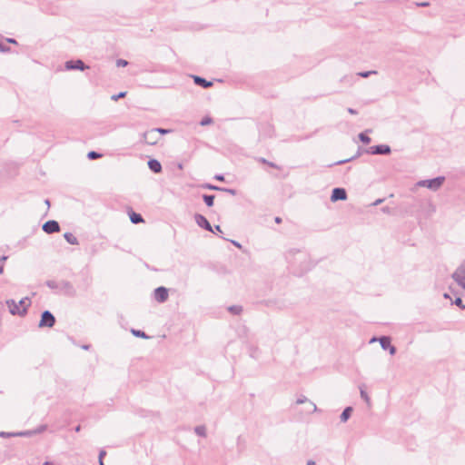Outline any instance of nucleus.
<instances>
[{
	"mask_svg": "<svg viewBox=\"0 0 465 465\" xmlns=\"http://www.w3.org/2000/svg\"><path fill=\"white\" fill-rule=\"evenodd\" d=\"M445 181L444 176H438L433 179L429 180H420L417 183V186L419 187H426L431 191H438L443 184Z\"/></svg>",
	"mask_w": 465,
	"mask_h": 465,
	"instance_id": "1",
	"label": "nucleus"
},
{
	"mask_svg": "<svg viewBox=\"0 0 465 465\" xmlns=\"http://www.w3.org/2000/svg\"><path fill=\"white\" fill-rule=\"evenodd\" d=\"M455 282L465 290V260L451 274Z\"/></svg>",
	"mask_w": 465,
	"mask_h": 465,
	"instance_id": "2",
	"label": "nucleus"
},
{
	"mask_svg": "<svg viewBox=\"0 0 465 465\" xmlns=\"http://www.w3.org/2000/svg\"><path fill=\"white\" fill-rule=\"evenodd\" d=\"M54 323H55V318L49 311H45L42 312L41 320L38 324V326L40 328H44V327L51 328L54 325Z\"/></svg>",
	"mask_w": 465,
	"mask_h": 465,
	"instance_id": "3",
	"label": "nucleus"
},
{
	"mask_svg": "<svg viewBox=\"0 0 465 465\" xmlns=\"http://www.w3.org/2000/svg\"><path fill=\"white\" fill-rule=\"evenodd\" d=\"M5 303L12 315L25 316L26 314V309H20L18 303L15 300L9 299Z\"/></svg>",
	"mask_w": 465,
	"mask_h": 465,
	"instance_id": "4",
	"label": "nucleus"
},
{
	"mask_svg": "<svg viewBox=\"0 0 465 465\" xmlns=\"http://www.w3.org/2000/svg\"><path fill=\"white\" fill-rule=\"evenodd\" d=\"M379 342L383 350H388L391 355L396 353V347L391 345V340L389 336H381L379 338Z\"/></svg>",
	"mask_w": 465,
	"mask_h": 465,
	"instance_id": "5",
	"label": "nucleus"
},
{
	"mask_svg": "<svg viewBox=\"0 0 465 465\" xmlns=\"http://www.w3.org/2000/svg\"><path fill=\"white\" fill-rule=\"evenodd\" d=\"M391 152V147L387 144H379L371 146L368 153L371 154H390Z\"/></svg>",
	"mask_w": 465,
	"mask_h": 465,
	"instance_id": "6",
	"label": "nucleus"
},
{
	"mask_svg": "<svg viewBox=\"0 0 465 465\" xmlns=\"http://www.w3.org/2000/svg\"><path fill=\"white\" fill-rule=\"evenodd\" d=\"M65 68L67 70H75L76 69V70L84 71V70L87 69L88 66L85 65L82 60L77 59V60L67 61L65 63Z\"/></svg>",
	"mask_w": 465,
	"mask_h": 465,
	"instance_id": "7",
	"label": "nucleus"
},
{
	"mask_svg": "<svg viewBox=\"0 0 465 465\" xmlns=\"http://www.w3.org/2000/svg\"><path fill=\"white\" fill-rule=\"evenodd\" d=\"M160 136L153 129H151L143 134V141L149 145H154L158 143Z\"/></svg>",
	"mask_w": 465,
	"mask_h": 465,
	"instance_id": "8",
	"label": "nucleus"
},
{
	"mask_svg": "<svg viewBox=\"0 0 465 465\" xmlns=\"http://www.w3.org/2000/svg\"><path fill=\"white\" fill-rule=\"evenodd\" d=\"M194 220H195V223H197V225L201 228H203L205 229L206 231H209V232H214L212 225L210 224V223L208 222V220L202 214L200 213H196L194 215Z\"/></svg>",
	"mask_w": 465,
	"mask_h": 465,
	"instance_id": "9",
	"label": "nucleus"
},
{
	"mask_svg": "<svg viewBox=\"0 0 465 465\" xmlns=\"http://www.w3.org/2000/svg\"><path fill=\"white\" fill-rule=\"evenodd\" d=\"M347 199V193L345 189L343 188H334L331 192V202H337V201H345Z\"/></svg>",
	"mask_w": 465,
	"mask_h": 465,
	"instance_id": "10",
	"label": "nucleus"
},
{
	"mask_svg": "<svg viewBox=\"0 0 465 465\" xmlns=\"http://www.w3.org/2000/svg\"><path fill=\"white\" fill-rule=\"evenodd\" d=\"M154 299L158 302H164L168 299V290L163 286H160L154 290Z\"/></svg>",
	"mask_w": 465,
	"mask_h": 465,
	"instance_id": "11",
	"label": "nucleus"
},
{
	"mask_svg": "<svg viewBox=\"0 0 465 465\" xmlns=\"http://www.w3.org/2000/svg\"><path fill=\"white\" fill-rule=\"evenodd\" d=\"M43 231L46 233L57 232L60 231V225L56 221L50 220L44 223Z\"/></svg>",
	"mask_w": 465,
	"mask_h": 465,
	"instance_id": "12",
	"label": "nucleus"
},
{
	"mask_svg": "<svg viewBox=\"0 0 465 465\" xmlns=\"http://www.w3.org/2000/svg\"><path fill=\"white\" fill-rule=\"evenodd\" d=\"M32 432L30 430L26 431H20V432H0V437L2 438H9V437H25V436H31Z\"/></svg>",
	"mask_w": 465,
	"mask_h": 465,
	"instance_id": "13",
	"label": "nucleus"
},
{
	"mask_svg": "<svg viewBox=\"0 0 465 465\" xmlns=\"http://www.w3.org/2000/svg\"><path fill=\"white\" fill-rule=\"evenodd\" d=\"M149 169L154 173H159L162 172V164L156 159H150L147 163Z\"/></svg>",
	"mask_w": 465,
	"mask_h": 465,
	"instance_id": "14",
	"label": "nucleus"
},
{
	"mask_svg": "<svg viewBox=\"0 0 465 465\" xmlns=\"http://www.w3.org/2000/svg\"><path fill=\"white\" fill-rule=\"evenodd\" d=\"M193 77L194 84L199 86H202L203 88H209V87L213 86L212 82L207 81L206 79H204L201 76L193 75Z\"/></svg>",
	"mask_w": 465,
	"mask_h": 465,
	"instance_id": "15",
	"label": "nucleus"
},
{
	"mask_svg": "<svg viewBox=\"0 0 465 465\" xmlns=\"http://www.w3.org/2000/svg\"><path fill=\"white\" fill-rule=\"evenodd\" d=\"M59 287L70 294L74 293V292L73 285L71 284V282H69L67 281L61 282Z\"/></svg>",
	"mask_w": 465,
	"mask_h": 465,
	"instance_id": "16",
	"label": "nucleus"
},
{
	"mask_svg": "<svg viewBox=\"0 0 465 465\" xmlns=\"http://www.w3.org/2000/svg\"><path fill=\"white\" fill-rule=\"evenodd\" d=\"M64 237L65 241L72 245H77L79 243L77 238L72 232H65Z\"/></svg>",
	"mask_w": 465,
	"mask_h": 465,
	"instance_id": "17",
	"label": "nucleus"
},
{
	"mask_svg": "<svg viewBox=\"0 0 465 465\" xmlns=\"http://www.w3.org/2000/svg\"><path fill=\"white\" fill-rule=\"evenodd\" d=\"M304 402H309L311 407H312V411L314 412L317 411V406L312 402V401H310L305 396L302 395L301 397H299L296 401V403L297 404H302Z\"/></svg>",
	"mask_w": 465,
	"mask_h": 465,
	"instance_id": "18",
	"label": "nucleus"
},
{
	"mask_svg": "<svg viewBox=\"0 0 465 465\" xmlns=\"http://www.w3.org/2000/svg\"><path fill=\"white\" fill-rule=\"evenodd\" d=\"M352 407H346L341 414V421L345 422L351 417L352 412Z\"/></svg>",
	"mask_w": 465,
	"mask_h": 465,
	"instance_id": "19",
	"label": "nucleus"
},
{
	"mask_svg": "<svg viewBox=\"0 0 465 465\" xmlns=\"http://www.w3.org/2000/svg\"><path fill=\"white\" fill-rule=\"evenodd\" d=\"M130 220L134 224H137L143 222L142 215L134 212L130 214Z\"/></svg>",
	"mask_w": 465,
	"mask_h": 465,
	"instance_id": "20",
	"label": "nucleus"
},
{
	"mask_svg": "<svg viewBox=\"0 0 465 465\" xmlns=\"http://www.w3.org/2000/svg\"><path fill=\"white\" fill-rule=\"evenodd\" d=\"M203 199L205 204L208 207H212L213 205L214 195H213V194H203Z\"/></svg>",
	"mask_w": 465,
	"mask_h": 465,
	"instance_id": "21",
	"label": "nucleus"
},
{
	"mask_svg": "<svg viewBox=\"0 0 465 465\" xmlns=\"http://www.w3.org/2000/svg\"><path fill=\"white\" fill-rule=\"evenodd\" d=\"M18 305H19V308L22 307V309H26L27 310L29 308V306L31 305L30 298L25 297V298L21 299L18 302Z\"/></svg>",
	"mask_w": 465,
	"mask_h": 465,
	"instance_id": "22",
	"label": "nucleus"
},
{
	"mask_svg": "<svg viewBox=\"0 0 465 465\" xmlns=\"http://www.w3.org/2000/svg\"><path fill=\"white\" fill-rule=\"evenodd\" d=\"M360 394L361 399L369 405L371 406V398L369 397L368 393L364 390L363 386L360 387Z\"/></svg>",
	"mask_w": 465,
	"mask_h": 465,
	"instance_id": "23",
	"label": "nucleus"
},
{
	"mask_svg": "<svg viewBox=\"0 0 465 465\" xmlns=\"http://www.w3.org/2000/svg\"><path fill=\"white\" fill-rule=\"evenodd\" d=\"M194 432L201 437H206V427L204 425H199L194 428Z\"/></svg>",
	"mask_w": 465,
	"mask_h": 465,
	"instance_id": "24",
	"label": "nucleus"
},
{
	"mask_svg": "<svg viewBox=\"0 0 465 465\" xmlns=\"http://www.w3.org/2000/svg\"><path fill=\"white\" fill-rule=\"evenodd\" d=\"M131 332L135 337L143 338V339H149V336L143 331L132 329Z\"/></svg>",
	"mask_w": 465,
	"mask_h": 465,
	"instance_id": "25",
	"label": "nucleus"
},
{
	"mask_svg": "<svg viewBox=\"0 0 465 465\" xmlns=\"http://www.w3.org/2000/svg\"><path fill=\"white\" fill-rule=\"evenodd\" d=\"M229 312L233 314H240L242 311V306L239 305H232L228 308Z\"/></svg>",
	"mask_w": 465,
	"mask_h": 465,
	"instance_id": "26",
	"label": "nucleus"
},
{
	"mask_svg": "<svg viewBox=\"0 0 465 465\" xmlns=\"http://www.w3.org/2000/svg\"><path fill=\"white\" fill-rule=\"evenodd\" d=\"M371 74H377V71H365V72H360L357 74L358 76L367 78Z\"/></svg>",
	"mask_w": 465,
	"mask_h": 465,
	"instance_id": "27",
	"label": "nucleus"
},
{
	"mask_svg": "<svg viewBox=\"0 0 465 465\" xmlns=\"http://www.w3.org/2000/svg\"><path fill=\"white\" fill-rule=\"evenodd\" d=\"M102 156L101 153L95 152V151H91L88 153L87 154V157L90 159V160H94V159H98Z\"/></svg>",
	"mask_w": 465,
	"mask_h": 465,
	"instance_id": "28",
	"label": "nucleus"
},
{
	"mask_svg": "<svg viewBox=\"0 0 465 465\" xmlns=\"http://www.w3.org/2000/svg\"><path fill=\"white\" fill-rule=\"evenodd\" d=\"M359 138H360V140H361L363 143H371V138H370L367 134H363V133H361V134H359Z\"/></svg>",
	"mask_w": 465,
	"mask_h": 465,
	"instance_id": "29",
	"label": "nucleus"
},
{
	"mask_svg": "<svg viewBox=\"0 0 465 465\" xmlns=\"http://www.w3.org/2000/svg\"><path fill=\"white\" fill-rule=\"evenodd\" d=\"M153 131H155V133L158 134L159 136L161 134H169L172 132L170 129H163V128H153Z\"/></svg>",
	"mask_w": 465,
	"mask_h": 465,
	"instance_id": "30",
	"label": "nucleus"
},
{
	"mask_svg": "<svg viewBox=\"0 0 465 465\" xmlns=\"http://www.w3.org/2000/svg\"><path fill=\"white\" fill-rule=\"evenodd\" d=\"M45 284L51 289H57L60 286V283L55 281H47Z\"/></svg>",
	"mask_w": 465,
	"mask_h": 465,
	"instance_id": "31",
	"label": "nucleus"
},
{
	"mask_svg": "<svg viewBox=\"0 0 465 465\" xmlns=\"http://www.w3.org/2000/svg\"><path fill=\"white\" fill-rule=\"evenodd\" d=\"M126 95V92H121L118 94H114L111 98L114 101H117L119 98H124Z\"/></svg>",
	"mask_w": 465,
	"mask_h": 465,
	"instance_id": "32",
	"label": "nucleus"
},
{
	"mask_svg": "<svg viewBox=\"0 0 465 465\" xmlns=\"http://www.w3.org/2000/svg\"><path fill=\"white\" fill-rule=\"evenodd\" d=\"M454 304H456L457 306H459L461 309H465V305L463 304L462 300L460 297L455 299Z\"/></svg>",
	"mask_w": 465,
	"mask_h": 465,
	"instance_id": "33",
	"label": "nucleus"
},
{
	"mask_svg": "<svg viewBox=\"0 0 465 465\" xmlns=\"http://www.w3.org/2000/svg\"><path fill=\"white\" fill-rule=\"evenodd\" d=\"M213 120L212 118L210 117H205L203 118L202 121H201V125L204 126V125H208L210 124H212Z\"/></svg>",
	"mask_w": 465,
	"mask_h": 465,
	"instance_id": "34",
	"label": "nucleus"
},
{
	"mask_svg": "<svg viewBox=\"0 0 465 465\" xmlns=\"http://www.w3.org/2000/svg\"><path fill=\"white\" fill-rule=\"evenodd\" d=\"M127 64H128V62H127L126 60H124V59H118V60L116 61V65H117V66H119V67H120V66H123V67H124V66H126Z\"/></svg>",
	"mask_w": 465,
	"mask_h": 465,
	"instance_id": "35",
	"label": "nucleus"
},
{
	"mask_svg": "<svg viewBox=\"0 0 465 465\" xmlns=\"http://www.w3.org/2000/svg\"><path fill=\"white\" fill-rule=\"evenodd\" d=\"M203 187L206 188V189L214 190V191L221 190L220 187H218L216 185L210 184V183H207V184L203 185Z\"/></svg>",
	"mask_w": 465,
	"mask_h": 465,
	"instance_id": "36",
	"label": "nucleus"
},
{
	"mask_svg": "<svg viewBox=\"0 0 465 465\" xmlns=\"http://www.w3.org/2000/svg\"><path fill=\"white\" fill-rule=\"evenodd\" d=\"M45 429H46V425H42V426H40L38 429H36L35 430L31 431V432H32V435H33V434H35V433H41V432H43L44 430H45Z\"/></svg>",
	"mask_w": 465,
	"mask_h": 465,
	"instance_id": "37",
	"label": "nucleus"
},
{
	"mask_svg": "<svg viewBox=\"0 0 465 465\" xmlns=\"http://www.w3.org/2000/svg\"><path fill=\"white\" fill-rule=\"evenodd\" d=\"M105 455H106V451L104 450H101L99 451V457H98L99 461L103 460Z\"/></svg>",
	"mask_w": 465,
	"mask_h": 465,
	"instance_id": "38",
	"label": "nucleus"
},
{
	"mask_svg": "<svg viewBox=\"0 0 465 465\" xmlns=\"http://www.w3.org/2000/svg\"><path fill=\"white\" fill-rule=\"evenodd\" d=\"M221 191L228 192V193H231V194H232V195H235V193H236V191H235V190H233V189H225V188H221Z\"/></svg>",
	"mask_w": 465,
	"mask_h": 465,
	"instance_id": "39",
	"label": "nucleus"
},
{
	"mask_svg": "<svg viewBox=\"0 0 465 465\" xmlns=\"http://www.w3.org/2000/svg\"><path fill=\"white\" fill-rule=\"evenodd\" d=\"M382 202H383V199H377V200L372 203V205L377 206V205L381 204Z\"/></svg>",
	"mask_w": 465,
	"mask_h": 465,
	"instance_id": "40",
	"label": "nucleus"
},
{
	"mask_svg": "<svg viewBox=\"0 0 465 465\" xmlns=\"http://www.w3.org/2000/svg\"><path fill=\"white\" fill-rule=\"evenodd\" d=\"M7 256L3 255L0 257V263L4 265V262L7 260Z\"/></svg>",
	"mask_w": 465,
	"mask_h": 465,
	"instance_id": "41",
	"label": "nucleus"
},
{
	"mask_svg": "<svg viewBox=\"0 0 465 465\" xmlns=\"http://www.w3.org/2000/svg\"><path fill=\"white\" fill-rule=\"evenodd\" d=\"M262 162L264 163H268L270 166H272L273 168L276 167V165L273 163H269L265 159H262Z\"/></svg>",
	"mask_w": 465,
	"mask_h": 465,
	"instance_id": "42",
	"label": "nucleus"
},
{
	"mask_svg": "<svg viewBox=\"0 0 465 465\" xmlns=\"http://www.w3.org/2000/svg\"><path fill=\"white\" fill-rule=\"evenodd\" d=\"M214 179H216L218 181H223L224 177L222 174H217V175H215Z\"/></svg>",
	"mask_w": 465,
	"mask_h": 465,
	"instance_id": "43",
	"label": "nucleus"
},
{
	"mask_svg": "<svg viewBox=\"0 0 465 465\" xmlns=\"http://www.w3.org/2000/svg\"><path fill=\"white\" fill-rule=\"evenodd\" d=\"M348 113H350L351 114H357V111L352 108H348Z\"/></svg>",
	"mask_w": 465,
	"mask_h": 465,
	"instance_id": "44",
	"label": "nucleus"
},
{
	"mask_svg": "<svg viewBox=\"0 0 465 465\" xmlns=\"http://www.w3.org/2000/svg\"><path fill=\"white\" fill-rule=\"evenodd\" d=\"M430 4L428 2H423V3H418L417 5L419 6H428Z\"/></svg>",
	"mask_w": 465,
	"mask_h": 465,
	"instance_id": "45",
	"label": "nucleus"
},
{
	"mask_svg": "<svg viewBox=\"0 0 465 465\" xmlns=\"http://www.w3.org/2000/svg\"><path fill=\"white\" fill-rule=\"evenodd\" d=\"M8 48L4 46L2 43H0V51L1 52H5V50H7Z\"/></svg>",
	"mask_w": 465,
	"mask_h": 465,
	"instance_id": "46",
	"label": "nucleus"
},
{
	"mask_svg": "<svg viewBox=\"0 0 465 465\" xmlns=\"http://www.w3.org/2000/svg\"><path fill=\"white\" fill-rule=\"evenodd\" d=\"M231 242H232V243L234 246H236V247H238V248H241V247H242V246H241V244H240L238 242H236V241H231Z\"/></svg>",
	"mask_w": 465,
	"mask_h": 465,
	"instance_id": "47",
	"label": "nucleus"
},
{
	"mask_svg": "<svg viewBox=\"0 0 465 465\" xmlns=\"http://www.w3.org/2000/svg\"><path fill=\"white\" fill-rule=\"evenodd\" d=\"M7 42L8 43H12V44H16V41L15 39H13V38H8Z\"/></svg>",
	"mask_w": 465,
	"mask_h": 465,
	"instance_id": "48",
	"label": "nucleus"
},
{
	"mask_svg": "<svg viewBox=\"0 0 465 465\" xmlns=\"http://www.w3.org/2000/svg\"><path fill=\"white\" fill-rule=\"evenodd\" d=\"M349 161H351V159L339 161L337 163H338V164H341V163H347V162H349Z\"/></svg>",
	"mask_w": 465,
	"mask_h": 465,
	"instance_id": "49",
	"label": "nucleus"
},
{
	"mask_svg": "<svg viewBox=\"0 0 465 465\" xmlns=\"http://www.w3.org/2000/svg\"><path fill=\"white\" fill-rule=\"evenodd\" d=\"M314 464H315V461H314V460H309L307 461V465H314Z\"/></svg>",
	"mask_w": 465,
	"mask_h": 465,
	"instance_id": "50",
	"label": "nucleus"
},
{
	"mask_svg": "<svg viewBox=\"0 0 465 465\" xmlns=\"http://www.w3.org/2000/svg\"><path fill=\"white\" fill-rule=\"evenodd\" d=\"M382 212L383 213H389L390 212V208L389 207H383L382 208Z\"/></svg>",
	"mask_w": 465,
	"mask_h": 465,
	"instance_id": "51",
	"label": "nucleus"
},
{
	"mask_svg": "<svg viewBox=\"0 0 465 465\" xmlns=\"http://www.w3.org/2000/svg\"><path fill=\"white\" fill-rule=\"evenodd\" d=\"M214 230L217 232H222L220 225H215Z\"/></svg>",
	"mask_w": 465,
	"mask_h": 465,
	"instance_id": "52",
	"label": "nucleus"
},
{
	"mask_svg": "<svg viewBox=\"0 0 465 465\" xmlns=\"http://www.w3.org/2000/svg\"><path fill=\"white\" fill-rule=\"evenodd\" d=\"M376 341H379V338H376V337H373L370 342L372 343V342H375Z\"/></svg>",
	"mask_w": 465,
	"mask_h": 465,
	"instance_id": "53",
	"label": "nucleus"
},
{
	"mask_svg": "<svg viewBox=\"0 0 465 465\" xmlns=\"http://www.w3.org/2000/svg\"><path fill=\"white\" fill-rule=\"evenodd\" d=\"M282 222V219L280 217L275 218V223H280Z\"/></svg>",
	"mask_w": 465,
	"mask_h": 465,
	"instance_id": "54",
	"label": "nucleus"
},
{
	"mask_svg": "<svg viewBox=\"0 0 465 465\" xmlns=\"http://www.w3.org/2000/svg\"><path fill=\"white\" fill-rule=\"evenodd\" d=\"M80 430H81V426H80V425L76 426V427H75V429H74V430H75L76 432H79V431H80Z\"/></svg>",
	"mask_w": 465,
	"mask_h": 465,
	"instance_id": "55",
	"label": "nucleus"
},
{
	"mask_svg": "<svg viewBox=\"0 0 465 465\" xmlns=\"http://www.w3.org/2000/svg\"><path fill=\"white\" fill-rule=\"evenodd\" d=\"M4 272V265L0 263V274Z\"/></svg>",
	"mask_w": 465,
	"mask_h": 465,
	"instance_id": "56",
	"label": "nucleus"
},
{
	"mask_svg": "<svg viewBox=\"0 0 465 465\" xmlns=\"http://www.w3.org/2000/svg\"><path fill=\"white\" fill-rule=\"evenodd\" d=\"M84 350H88L90 348V345H83L82 347Z\"/></svg>",
	"mask_w": 465,
	"mask_h": 465,
	"instance_id": "57",
	"label": "nucleus"
},
{
	"mask_svg": "<svg viewBox=\"0 0 465 465\" xmlns=\"http://www.w3.org/2000/svg\"><path fill=\"white\" fill-rule=\"evenodd\" d=\"M43 465H54V464L52 462L45 461Z\"/></svg>",
	"mask_w": 465,
	"mask_h": 465,
	"instance_id": "58",
	"label": "nucleus"
},
{
	"mask_svg": "<svg viewBox=\"0 0 465 465\" xmlns=\"http://www.w3.org/2000/svg\"><path fill=\"white\" fill-rule=\"evenodd\" d=\"M444 298H450V295L448 293H444Z\"/></svg>",
	"mask_w": 465,
	"mask_h": 465,
	"instance_id": "59",
	"label": "nucleus"
},
{
	"mask_svg": "<svg viewBox=\"0 0 465 465\" xmlns=\"http://www.w3.org/2000/svg\"><path fill=\"white\" fill-rule=\"evenodd\" d=\"M45 204H47V205L50 204L49 200H45Z\"/></svg>",
	"mask_w": 465,
	"mask_h": 465,
	"instance_id": "60",
	"label": "nucleus"
},
{
	"mask_svg": "<svg viewBox=\"0 0 465 465\" xmlns=\"http://www.w3.org/2000/svg\"><path fill=\"white\" fill-rule=\"evenodd\" d=\"M99 465H104V460L99 461Z\"/></svg>",
	"mask_w": 465,
	"mask_h": 465,
	"instance_id": "61",
	"label": "nucleus"
}]
</instances>
